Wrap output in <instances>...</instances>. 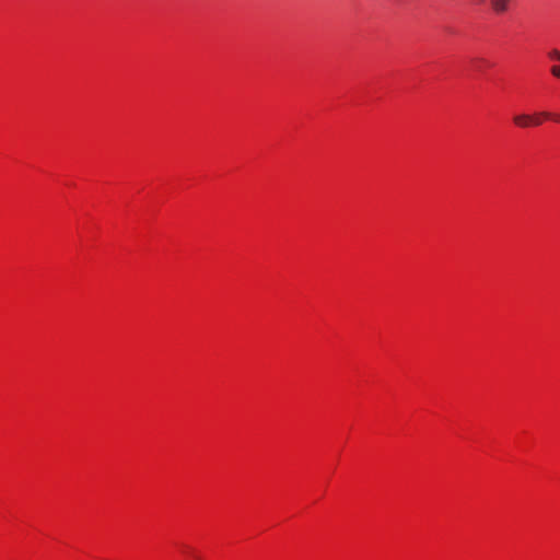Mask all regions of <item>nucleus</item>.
Listing matches in <instances>:
<instances>
[{
    "label": "nucleus",
    "instance_id": "nucleus-7",
    "mask_svg": "<svg viewBox=\"0 0 560 560\" xmlns=\"http://www.w3.org/2000/svg\"><path fill=\"white\" fill-rule=\"evenodd\" d=\"M550 118L556 120V121H558V122H560V115H551Z\"/></svg>",
    "mask_w": 560,
    "mask_h": 560
},
{
    "label": "nucleus",
    "instance_id": "nucleus-1",
    "mask_svg": "<svg viewBox=\"0 0 560 560\" xmlns=\"http://www.w3.org/2000/svg\"><path fill=\"white\" fill-rule=\"evenodd\" d=\"M532 120H533L532 115H528V114H520V115H515L513 117L514 124L520 128L530 127Z\"/></svg>",
    "mask_w": 560,
    "mask_h": 560
},
{
    "label": "nucleus",
    "instance_id": "nucleus-4",
    "mask_svg": "<svg viewBox=\"0 0 560 560\" xmlns=\"http://www.w3.org/2000/svg\"><path fill=\"white\" fill-rule=\"evenodd\" d=\"M548 56L551 58V59H555V60H558L560 61V51L557 50V49H552L549 51Z\"/></svg>",
    "mask_w": 560,
    "mask_h": 560
},
{
    "label": "nucleus",
    "instance_id": "nucleus-2",
    "mask_svg": "<svg viewBox=\"0 0 560 560\" xmlns=\"http://www.w3.org/2000/svg\"><path fill=\"white\" fill-rule=\"evenodd\" d=\"M550 117H551V114L548 112H540V113L534 114V115H532V118H533L532 126H539L542 122V118L548 119Z\"/></svg>",
    "mask_w": 560,
    "mask_h": 560
},
{
    "label": "nucleus",
    "instance_id": "nucleus-5",
    "mask_svg": "<svg viewBox=\"0 0 560 560\" xmlns=\"http://www.w3.org/2000/svg\"><path fill=\"white\" fill-rule=\"evenodd\" d=\"M471 61L476 65L477 69H479L480 67H483V65H486V63H487V62H486L483 59H481V58H475V59H472Z\"/></svg>",
    "mask_w": 560,
    "mask_h": 560
},
{
    "label": "nucleus",
    "instance_id": "nucleus-6",
    "mask_svg": "<svg viewBox=\"0 0 560 560\" xmlns=\"http://www.w3.org/2000/svg\"><path fill=\"white\" fill-rule=\"evenodd\" d=\"M550 71L552 75L560 79V66H552Z\"/></svg>",
    "mask_w": 560,
    "mask_h": 560
},
{
    "label": "nucleus",
    "instance_id": "nucleus-3",
    "mask_svg": "<svg viewBox=\"0 0 560 560\" xmlns=\"http://www.w3.org/2000/svg\"><path fill=\"white\" fill-rule=\"evenodd\" d=\"M508 3H509V0H491V4H492L493 9L499 13L506 11Z\"/></svg>",
    "mask_w": 560,
    "mask_h": 560
}]
</instances>
